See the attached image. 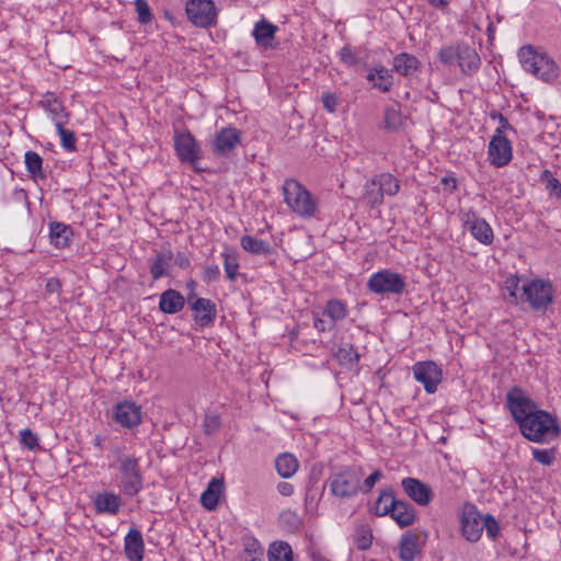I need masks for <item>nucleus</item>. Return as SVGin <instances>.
Instances as JSON below:
<instances>
[{
    "mask_svg": "<svg viewBox=\"0 0 561 561\" xmlns=\"http://www.w3.org/2000/svg\"><path fill=\"white\" fill-rule=\"evenodd\" d=\"M284 202L298 217L310 219L316 217L319 203L300 182L295 179H286L282 186Z\"/></svg>",
    "mask_w": 561,
    "mask_h": 561,
    "instance_id": "nucleus-2",
    "label": "nucleus"
},
{
    "mask_svg": "<svg viewBox=\"0 0 561 561\" xmlns=\"http://www.w3.org/2000/svg\"><path fill=\"white\" fill-rule=\"evenodd\" d=\"M222 491V482L217 479H213L207 489L201 495L202 505L208 511H213L217 507L219 497Z\"/></svg>",
    "mask_w": 561,
    "mask_h": 561,
    "instance_id": "nucleus-30",
    "label": "nucleus"
},
{
    "mask_svg": "<svg viewBox=\"0 0 561 561\" xmlns=\"http://www.w3.org/2000/svg\"><path fill=\"white\" fill-rule=\"evenodd\" d=\"M491 118L499 119V123H500V126L495 129V133L500 131V135H504L505 130L513 129V127L508 123L507 118L504 117L501 113H497V112L492 113Z\"/></svg>",
    "mask_w": 561,
    "mask_h": 561,
    "instance_id": "nucleus-57",
    "label": "nucleus"
},
{
    "mask_svg": "<svg viewBox=\"0 0 561 561\" xmlns=\"http://www.w3.org/2000/svg\"><path fill=\"white\" fill-rule=\"evenodd\" d=\"M323 314L335 324L336 321L343 320L347 316V307L342 300L330 299L325 305Z\"/></svg>",
    "mask_w": 561,
    "mask_h": 561,
    "instance_id": "nucleus-39",
    "label": "nucleus"
},
{
    "mask_svg": "<svg viewBox=\"0 0 561 561\" xmlns=\"http://www.w3.org/2000/svg\"><path fill=\"white\" fill-rule=\"evenodd\" d=\"M124 552L129 561H142L145 556V542L138 529L130 528L125 536Z\"/></svg>",
    "mask_w": 561,
    "mask_h": 561,
    "instance_id": "nucleus-21",
    "label": "nucleus"
},
{
    "mask_svg": "<svg viewBox=\"0 0 561 561\" xmlns=\"http://www.w3.org/2000/svg\"><path fill=\"white\" fill-rule=\"evenodd\" d=\"M313 327L319 331V332H325V331H330L333 329L334 327V323L329 319H322V318H319V317H316L314 320H313Z\"/></svg>",
    "mask_w": 561,
    "mask_h": 561,
    "instance_id": "nucleus-58",
    "label": "nucleus"
},
{
    "mask_svg": "<svg viewBox=\"0 0 561 561\" xmlns=\"http://www.w3.org/2000/svg\"><path fill=\"white\" fill-rule=\"evenodd\" d=\"M275 467L282 478H290L297 472L299 462L294 455L284 453L276 458Z\"/></svg>",
    "mask_w": 561,
    "mask_h": 561,
    "instance_id": "nucleus-33",
    "label": "nucleus"
},
{
    "mask_svg": "<svg viewBox=\"0 0 561 561\" xmlns=\"http://www.w3.org/2000/svg\"><path fill=\"white\" fill-rule=\"evenodd\" d=\"M39 105L48 113L50 118L55 122V126L66 125L69 119L64 104L56 99L53 94H47Z\"/></svg>",
    "mask_w": 561,
    "mask_h": 561,
    "instance_id": "nucleus-24",
    "label": "nucleus"
},
{
    "mask_svg": "<svg viewBox=\"0 0 561 561\" xmlns=\"http://www.w3.org/2000/svg\"><path fill=\"white\" fill-rule=\"evenodd\" d=\"M376 512L379 515L390 514L400 527L410 526L415 519L413 506L408 502L397 501L390 492L380 493L376 502Z\"/></svg>",
    "mask_w": 561,
    "mask_h": 561,
    "instance_id": "nucleus-7",
    "label": "nucleus"
},
{
    "mask_svg": "<svg viewBox=\"0 0 561 561\" xmlns=\"http://www.w3.org/2000/svg\"><path fill=\"white\" fill-rule=\"evenodd\" d=\"M334 357L336 360L345 367H353L359 360V354L353 344L343 343L336 350Z\"/></svg>",
    "mask_w": 561,
    "mask_h": 561,
    "instance_id": "nucleus-36",
    "label": "nucleus"
},
{
    "mask_svg": "<svg viewBox=\"0 0 561 561\" xmlns=\"http://www.w3.org/2000/svg\"><path fill=\"white\" fill-rule=\"evenodd\" d=\"M125 446H116L112 453L118 463L119 488L127 496L137 495L144 488L140 458L125 453Z\"/></svg>",
    "mask_w": 561,
    "mask_h": 561,
    "instance_id": "nucleus-1",
    "label": "nucleus"
},
{
    "mask_svg": "<svg viewBox=\"0 0 561 561\" xmlns=\"http://www.w3.org/2000/svg\"><path fill=\"white\" fill-rule=\"evenodd\" d=\"M459 217L463 227L470 231L477 241L485 245L492 244L494 240L493 229L485 219L480 218L472 209L460 210Z\"/></svg>",
    "mask_w": 561,
    "mask_h": 561,
    "instance_id": "nucleus-12",
    "label": "nucleus"
},
{
    "mask_svg": "<svg viewBox=\"0 0 561 561\" xmlns=\"http://www.w3.org/2000/svg\"><path fill=\"white\" fill-rule=\"evenodd\" d=\"M519 279L515 276L507 277L504 282V291L505 296H508V301L512 304H517L520 300V296L518 297V287Z\"/></svg>",
    "mask_w": 561,
    "mask_h": 561,
    "instance_id": "nucleus-46",
    "label": "nucleus"
},
{
    "mask_svg": "<svg viewBox=\"0 0 561 561\" xmlns=\"http://www.w3.org/2000/svg\"><path fill=\"white\" fill-rule=\"evenodd\" d=\"M414 378L424 386L427 393H434L442 382V369L434 362L416 363L413 366Z\"/></svg>",
    "mask_w": 561,
    "mask_h": 561,
    "instance_id": "nucleus-15",
    "label": "nucleus"
},
{
    "mask_svg": "<svg viewBox=\"0 0 561 561\" xmlns=\"http://www.w3.org/2000/svg\"><path fill=\"white\" fill-rule=\"evenodd\" d=\"M72 229L70 226L61 222L50 224L49 237L51 243L58 249L68 248L72 237Z\"/></svg>",
    "mask_w": 561,
    "mask_h": 561,
    "instance_id": "nucleus-28",
    "label": "nucleus"
},
{
    "mask_svg": "<svg viewBox=\"0 0 561 561\" xmlns=\"http://www.w3.org/2000/svg\"><path fill=\"white\" fill-rule=\"evenodd\" d=\"M184 297L174 289H168L160 296L159 307L164 313L173 314L184 307Z\"/></svg>",
    "mask_w": 561,
    "mask_h": 561,
    "instance_id": "nucleus-26",
    "label": "nucleus"
},
{
    "mask_svg": "<svg viewBox=\"0 0 561 561\" xmlns=\"http://www.w3.org/2000/svg\"><path fill=\"white\" fill-rule=\"evenodd\" d=\"M488 157L490 163L496 168L505 167L512 161L513 147L505 135L494 133L489 142Z\"/></svg>",
    "mask_w": 561,
    "mask_h": 561,
    "instance_id": "nucleus-14",
    "label": "nucleus"
},
{
    "mask_svg": "<svg viewBox=\"0 0 561 561\" xmlns=\"http://www.w3.org/2000/svg\"><path fill=\"white\" fill-rule=\"evenodd\" d=\"M135 9L138 15V22L147 24L152 21L153 14L147 0H135Z\"/></svg>",
    "mask_w": 561,
    "mask_h": 561,
    "instance_id": "nucleus-47",
    "label": "nucleus"
},
{
    "mask_svg": "<svg viewBox=\"0 0 561 561\" xmlns=\"http://www.w3.org/2000/svg\"><path fill=\"white\" fill-rule=\"evenodd\" d=\"M24 162L31 179L34 181L46 180V173L43 170V159L37 152L26 151Z\"/></svg>",
    "mask_w": 561,
    "mask_h": 561,
    "instance_id": "nucleus-32",
    "label": "nucleus"
},
{
    "mask_svg": "<svg viewBox=\"0 0 561 561\" xmlns=\"http://www.w3.org/2000/svg\"><path fill=\"white\" fill-rule=\"evenodd\" d=\"M449 2L450 0H428V3L436 9H444Z\"/></svg>",
    "mask_w": 561,
    "mask_h": 561,
    "instance_id": "nucleus-63",
    "label": "nucleus"
},
{
    "mask_svg": "<svg viewBox=\"0 0 561 561\" xmlns=\"http://www.w3.org/2000/svg\"><path fill=\"white\" fill-rule=\"evenodd\" d=\"M93 504L98 514H107L115 516L123 506V501L118 494L113 492L98 493L93 499Z\"/></svg>",
    "mask_w": 561,
    "mask_h": 561,
    "instance_id": "nucleus-22",
    "label": "nucleus"
},
{
    "mask_svg": "<svg viewBox=\"0 0 561 561\" xmlns=\"http://www.w3.org/2000/svg\"><path fill=\"white\" fill-rule=\"evenodd\" d=\"M366 79L373 84L374 88L380 90L381 92H389L393 83V76L391 70L383 66L375 67L371 69L368 72Z\"/></svg>",
    "mask_w": 561,
    "mask_h": 561,
    "instance_id": "nucleus-25",
    "label": "nucleus"
},
{
    "mask_svg": "<svg viewBox=\"0 0 561 561\" xmlns=\"http://www.w3.org/2000/svg\"><path fill=\"white\" fill-rule=\"evenodd\" d=\"M362 477L363 472L360 468H344L330 477V491L336 497H353L360 490Z\"/></svg>",
    "mask_w": 561,
    "mask_h": 561,
    "instance_id": "nucleus-8",
    "label": "nucleus"
},
{
    "mask_svg": "<svg viewBox=\"0 0 561 561\" xmlns=\"http://www.w3.org/2000/svg\"><path fill=\"white\" fill-rule=\"evenodd\" d=\"M483 529L486 530V535L491 538V539H496V537L499 536L500 534V526H499V523L496 522V519L490 515V514H486L484 517H483Z\"/></svg>",
    "mask_w": 561,
    "mask_h": 561,
    "instance_id": "nucleus-52",
    "label": "nucleus"
},
{
    "mask_svg": "<svg viewBox=\"0 0 561 561\" xmlns=\"http://www.w3.org/2000/svg\"><path fill=\"white\" fill-rule=\"evenodd\" d=\"M483 517L473 505L466 506L461 517L462 535L468 541L476 542L483 531Z\"/></svg>",
    "mask_w": 561,
    "mask_h": 561,
    "instance_id": "nucleus-17",
    "label": "nucleus"
},
{
    "mask_svg": "<svg viewBox=\"0 0 561 561\" xmlns=\"http://www.w3.org/2000/svg\"><path fill=\"white\" fill-rule=\"evenodd\" d=\"M173 261V253L170 248H162L154 251V257L149 260L150 274L153 280H158L169 275V270Z\"/></svg>",
    "mask_w": 561,
    "mask_h": 561,
    "instance_id": "nucleus-20",
    "label": "nucleus"
},
{
    "mask_svg": "<svg viewBox=\"0 0 561 561\" xmlns=\"http://www.w3.org/2000/svg\"><path fill=\"white\" fill-rule=\"evenodd\" d=\"M174 150L181 162L192 165V168L199 172L203 171L198 167L202 158V148L195 137L188 130H174Z\"/></svg>",
    "mask_w": 561,
    "mask_h": 561,
    "instance_id": "nucleus-9",
    "label": "nucleus"
},
{
    "mask_svg": "<svg viewBox=\"0 0 561 561\" xmlns=\"http://www.w3.org/2000/svg\"><path fill=\"white\" fill-rule=\"evenodd\" d=\"M61 284L57 278H49L46 283V290L48 293H58L60 290Z\"/></svg>",
    "mask_w": 561,
    "mask_h": 561,
    "instance_id": "nucleus-62",
    "label": "nucleus"
},
{
    "mask_svg": "<svg viewBox=\"0 0 561 561\" xmlns=\"http://www.w3.org/2000/svg\"><path fill=\"white\" fill-rule=\"evenodd\" d=\"M268 561H293L291 547L284 541L272 543L268 549Z\"/></svg>",
    "mask_w": 561,
    "mask_h": 561,
    "instance_id": "nucleus-40",
    "label": "nucleus"
},
{
    "mask_svg": "<svg viewBox=\"0 0 561 561\" xmlns=\"http://www.w3.org/2000/svg\"><path fill=\"white\" fill-rule=\"evenodd\" d=\"M240 556L264 557V549L255 538L245 537L243 539V550Z\"/></svg>",
    "mask_w": 561,
    "mask_h": 561,
    "instance_id": "nucleus-45",
    "label": "nucleus"
},
{
    "mask_svg": "<svg viewBox=\"0 0 561 561\" xmlns=\"http://www.w3.org/2000/svg\"><path fill=\"white\" fill-rule=\"evenodd\" d=\"M518 58L525 71L542 81L550 82L559 75L554 60L545 53L536 51L531 46H523L518 51Z\"/></svg>",
    "mask_w": 561,
    "mask_h": 561,
    "instance_id": "nucleus-4",
    "label": "nucleus"
},
{
    "mask_svg": "<svg viewBox=\"0 0 561 561\" xmlns=\"http://www.w3.org/2000/svg\"><path fill=\"white\" fill-rule=\"evenodd\" d=\"M224 267L226 276L229 280L233 282L237 278L239 270V255L236 251H226L222 253Z\"/></svg>",
    "mask_w": 561,
    "mask_h": 561,
    "instance_id": "nucleus-41",
    "label": "nucleus"
},
{
    "mask_svg": "<svg viewBox=\"0 0 561 561\" xmlns=\"http://www.w3.org/2000/svg\"><path fill=\"white\" fill-rule=\"evenodd\" d=\"M440 184L443 185L444 191L449 193L455 192L457 188V180L451 175L442 178Z\"/></svg>",
    "mask_w": 561,
    "mask_h": 561,
    "instance_id": "nucleus-59",
    "label": "nucleus"
},
{
    "mask_svg": "<svg viewBox=\"0 0 561 561\" xmlns=\"http://www.w3.org/2000/svg\"><path fill=\"white\" fill-rule=\"evenodd\" d=\"M221 426V420L217 414H207L204 420V431L207 435H213Z\"/></svg>",
    "mask_w": 561,
    "mask_h": 561,
    "instance_id": "nucleus-53",
    "label": "nucleus"
},
{
    "mask_svg": "<svg viewBox=\"0 0 561 561\" xmlns=\"http://www.w3.org/2000/svg\"><path fill=\"white\" fill-rule=\"evenodd\" d=\"M354 545L358 550H367L373 542V533L367 524H359L353 535Z\"/></svg>",
    "mask_w": 561,
    "mask_h": 561,
    "instance_id": "nucleus-38",
    "label": "nucleus"
},
{
    "mask_svg": "<svg viewBox=\"0 0 561 561\" xmlns=\"http://www.w3.org/2000/svg\"><path fill=\"white\" fill-rule=\"evenodd\" d=\"M420 65L419 59L408 53H401L393 58V69L404 77L412 76L417 71Z\"/></svg>",
    "mask_w": 561,
    "mask_h": 561,
    "instance_id": "nucleus-29",
    "label": "nucleus"
},
{
    "mask_svg": "<svg viewBox=\"0 0 561 561\" xmlns=\"http://www.w3.org/2000/svg\"><path fill=\"white\" fill-rule=\"evenodd\" d=\"M533 457L543 466H551L554 461V449H533Z\"/></svg>",
    "mask_w": 561,
    "mask_h": 561,
    "instance_id": "nucleus-50",
    "label": "nucleus"
},
{
    "mask_svg": "<svg viewBox=\"0 0 561 561\" xmlns=\"http://www.w3.org/2000/svg\"><path fill=\"white\" fill-rule=\"evenodd\" d=\"M540 181L546 184V190L550 195L561 197V183L554 178L549 170H543L540 176Z\"/></svg>",
    "mask_w": 561,
    "mask_h": 561,
    "instance_id": "nucleus-44",
    "label": "nucleus"
},
{
    "mask_svg": "<svg viewBox=\"0 0 561 561\" xmlns=\"http://www.w3.org/2000/svg\"><path fill=\"white\" fill-rule=\"evenodd\" d=\"M93 445L95 448L99 449V451H103L104 449V446H103V438L100 436V435H95L94 438H93Z\"/></svg>",
    "mask_w": 561,
    "mask_h": 561,
    "instance_id": "nucleus-64",
    "label": "nucleus"
},
{
    "mask_svg": "<svg viewBox=\"0 0 561 561\" xmlns=\"http://www.w3.org/2000/svg\"><path fill=\"white\" fill-rule=\"evenodd\" d=\"M321 101H322L323 107L329 113H335L336 108L340 104V100H339L337 95L334 93H331V92H323L322 96H321Z\"/></svg>",
    "mask_w": 561,
    "mask_h": 561,
    "instance_id": "nucleus-54",
    "label": "nucleus"
},
{
    "mask_svg": "<svg viewBox=\"0 0 561 561\" xmlns=\"http://www.w3.org/2000/svg\"><path fill=\"white\" fill-rule=\"evenodd\" d=\"M401 485L405 494L419 505H427L433 497L431 486L415 478H404Z\"/></svg>",
    "mask_w": 561,
    "mask_h": 561,
    "instance_id": "nucleus-19",
    "label": "nucleus"
},
{
    "mask_svg": "<svg viewBox=\"0 0 561 561\" xmlns=\"http://www.w3.org/2000/svg\"><path fill=\"white\" fill-rule=\"evenodd\" d=\"M241 142V133L234 127L221 128L215 136L213 151L216 156H229Z\"/></svg>",
    "mask_w": 561,
    "mask_h": 561,
    "instance_id": "nucleus-16",
    "label": "nucleus"
},
{
    "mask_svg": "<svg viewBox=\"0 0 561 561\" xmlns=\"http://www.w3.org/2000/svg\"><path fill=\"white\" fill-rule=\"evenodd\" d=\"M277 491L283 496H290L294 493V485L289 482H279L277 484Z\"/></svg>",
    "mask_w": 561,
    "mask_h": 561,
    "instance_id": "nucleus-61",
    "label": "nucleus"
},
{
    "mask_svg": "<svg viewBox=\"0 0 561 561\" xmlns=\"http://www.w3.org/2000/svg\"><path fill=\"white\" fill-rule=\"evenodd\" d=\"M240 245L244 251L255 255H268L272 252V248L268 242H265L261 239H257L249 234L241 237Z\"/></svg>",
    "mask_w": 561,
    "mask_h": 561,
    "instance_id": "nucleus-34",
    "label": "nucleus"
},
{
    "mask_svg": "<svg viewBox=\"0 0 561 561\" xmlns=\"http://www.w3.org/2000/svg\"><path fill=\"white\" fill-rule=\"evenodd\" d=\"M220 276V270L219 266L216 264L207 265L204 268L203 272V278L206 283H214L219 279Z\"/></svg>",
    "mask_w": 561,
    "mask_h": 561,
    "instance_id": "nucleus-56",
    "label": "nucleus"
},
{
    "mask_svg": "<svg viewBox=\"0 0 561 561\" xmlns=\"http://www.w3.org/2000/svg\"><path fill=\"white\" fill-rule=\"evenodd\" d=\"M520 301L527 302L536 311L547 310L553 302L554 288L550 280L536 278L522 287Z\"/></svg>",
    "mask_w": 561,
    "mask_h": 561,
    "instance_id": "nucleus-6",
    "label": "nucleus"
},
{
    "mask_svg": "<svg viewBox=\"0 0 561 561\" xmlns=\"http://www.w3.org/2000/svg\"><path fill=\"white\" fill-rule=\"evenodd\" d=\"M417 552L416 537L404 536L400 542V558L403 561H413Z\"/></svg>",
    "mask_w": 561,
    "mask_h": 561,
    "instance_id": "nucleus-42",
    "label": "nucleus"
},
{
    "mask_svg": "<svg viewBox=\"0 0 561 561\" xmlns=\"http://www.w3.org/2000/svg\"><path fill=\"white\" fill-rule=\"evenodd\" d=\"M114 420L123 427L133 428L141 422V409L135 402H119L114 408Z\"/></svg>",
    "mask_w": 561,
    "mask_h": 561,
    "instance_id": "nucleus-18",
    "label": "nucleus"
},
{
    "mask_svg": "<svg viewBox=\"0 0 561 561\" xmlns=\"http://www.w3.org/2000/svg\"><path fill=\"white\" fill-rule=\"evenodd\" d=\"M277 30L278 27L276 25L262 19L254 24L252 35L260 47L267 49L273 47V41Z\"/></svg>",
    "mask_w": 561,
    "mask_h": 561,
    "instance_id": "nucleus-23",
    "label": "nucleus"
},
{
    "mask_svg": "<svg viewBox=\"0 0 561 561\" xmlns=\"http://www.w3.org/2000/svg\"><path fill=\"white\" fill-rule=\"evenodd\" d=\"M385 195L381 192L375 176L364 185L363 201L370 207H377L383 203Z\"/></svg>",
    "mask_w": 561,
    "mask_h": 561,
    "instance_id": "nucleus-35",
    "label": "nucleus"
},
{
    "mask_svg": "<svg viewBox=\"0 0 561 561\" xmlns=\"http://www.w3.org/2000/svg\"><path fill=\"white\" fill-rule=\"evenodd\" d=\"M405 286L404 277L388 268L371 274L367 282L368 289L378 295H401Z\"/></svg>",
    "mask_w": 561,
    "mask_h": 561,
    "instance_id": "nucleus-10",
    "label": "nucleus"
},
{
    "mask_svg": "<svg viewBox=\"0 0 561 561\" xmlns=\"http://www.w3.org/2000/svg\"><path fill=\"white\" fill-rule=\"evenodd\" d=\"M438 58L445 66L457 64L466 76H473L481 65V59L476 48L465 42L442 47L438 51Z\"/></svg>",
    "mask_w": 561,
    "mask_h": 561,
    "instance_id": "nucleus-3",
    "label": "nucleus"
},
{
    "mask_svg": "<svg viewBox=\"0 0 561 561\" xmlns=\"http://www.w3.org/2000/svg\"><path fill=\"white\" fill-rule=\"evenodd\" d=\"M185 11L195 26L206 28L216 24L217 11L213 0H188Z\"/></svg>",
    "mask_w": 561,
    "mask_h": 561,
    "instance_id": "nucleus-11",
    "label": "nucleus"
},
{
    "mask_svg": "<svg viewBox=\"0 0 561 561\" xmlns=\"http://www.w3.org/2000/svg\"><path fill=\"white\" fill-rule=\"evenodd\" d=\"M56 129L60 137L61 147L69 152L76 151L77 138L75 133L70 129H66L65 125L56 126Z\"/></svg>",
    "mask_w": 561,
    "mask_h": 561,
    "instance_id": "nucleus-43",
    "label": "nucleus"
},
{
    "mask_svg": "<svg viewBox=\"0 0 561 561\" xmlns=\"http://www.w3.org/2000/svg\"><path fill=\"white\" fill-rule=\"evenodd\" d=\"M403 124V117L401 114L400 105L394 103L386 106L383 111V121L381 128L388 131H397Z\"/></svg>",
    "mask_w": 561,
    "mask_h": 561,
    "instance_id": "nucleus-31",
    "label": "nucleus"
},
{
    "mask_svg": "<svg viewBox=\"0 0 561 561\" xmlns=\"http://www.w3.org/2000/svg\"><path fill=\"white\" fill-rule=\"evenodd\" d=\"M382 477V472L380 470H375L371 474H369L363 484H360V490L364 493H368L375 486L376 482L379 481Z\"/></svg>",
    "mask_w": 561,
    "mask_h": 561,
    "instance_id": "nucleus-55",
    "label": "nucleus"
},
{
    "mask_svg": "<svg viewBox=\"0 0 561 561\" xmlns=\"http://www.w3.org/2000/svg\"><path fill=\"white\" fill-rule=\"evenodd\" d=\"M522 434L529 440L542 443L550 435L558 434L559 428L556 419L546 411L537 410L519 424Z\"/></svg>",
    "mask_w": 561,
    "mask_h": 561,
    "instance_id": "nucleus-5",
    "label": "nucleus"
},
{
    "mask_svg": "<svg viewBox=\"0 0 561 561\" xmlns=\"http://www.w3.org/2000/svg\"><path fill=\"white\" fill-rule=\"evenodd\" d=\"M340 57L343 64L353 67L362 62L357 51L350 46H344L340 50Z\"/></svg>",
    "mask_w": 561,
    "mask_h": 561,
    "instance_id": "nucleus-49",
    "label": "nucleus"
},
{
    "mask_svg": "<svg viewBox=\"0 0 561 561\" xmlns=\"http://www.w3.org/2000/svg\"><path fill=\"white\" fill-rule=\"evenodd\" d=\"M374 176L385 196H394L400 191V181L391 173L382 172Z\"/></svg>",
    "mask_w": 561,
    "mask_h": 561,
    "instance_id": "nucleus-37",
    "label": "nucleus"
},
{
    "mask_svg": "<svg viewBox=\"0 0 561 561\" xmlns=\"http://www.w3.org/2000/svg\"><path fill=\"white\" fill-rule=\"evenodd\" d=\"M20 440L30 450L38 447V438L30 428H24L20 432Z\"/></svg>",
    "mask_w": 561,
    "mask_h": 561,
    "instance_id": "nucleus-51",
    "label": "nucleus"
},
{
    "mask_svg": "<svg viewBox=\"0 0 561 561\" xmlns=\"http://www.w3.org/2000/svg\"><path fill=\"white\" fill-rule=\"evenodd\" d=\"M174 263L180 268H187L191 265V261L188 256L184 252H178L176 255H173Z\"/></svg>",
    "mask_w": 561,
    "mask_h": 561,
    "instance_id": "nucleus-60",
    "label": "nucleus"
},
{
    "mask_svg": "<svg viewBox=\"0 0 561 561\" xmlns=\"http://www.w3.org/2000/svg\"><path fill=\"white\" fill-rule=\"evenodd\" d=\"M192 309L195 311V320L202 325L210 324L216 316L215 304L206 298H198L193 304Z\"/></svg>",
    "mask_w": 561,
    "mask_h": 561,
    "instance_id": "nucleus-27",
    "label": "nucleus"
},
{
    "mask_svg": "<svg viewBox=\"0 0 561 561\" xmlns=\"http://www.w3.org/2000/svg\"><path fill=\"white\" fill-rule=\"evenodd\" d=\"M506 404L518 425L537 411V407L534 401L526 397L523 390L518 387H514L508 391L506 396Z\"/></svg>",
    "mask_w": 561,
    "mask_h": 561,
    "instance_id": "nucleus-13",
    "label": "nucleus"
},
{
    "mask_svg": "<svg viewBox=\"0 0 561 561\" xmlns=\"http://www.w3.org/2000/svg\"><path fill=\"white\" fill-rule=\"evenodd\" d=\"M279 519L280 523L287 526V528L290 530H296L301 525L299 516L290 510L283 511L280 513Z\"/></svg>",
    "mask_w": 561,
    "mask_h": 561,
    "instance_id": "nucleus-48",
    "label": "nucleus"
}]
</instances>
